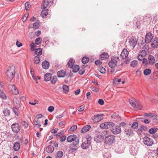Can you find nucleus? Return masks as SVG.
I'll return each instance as SVG.
<instances>
[{
  "instance_id": "f257e3e1",
  "label": "nucleus",
  "mask_w": 158,
  "mask_h": 158,
  "mask_svg": "<svg viewBox=\"0 0 158 158\" xmlns=\"http://www.w3.org/2000/svg\"><path fill=\"white\" fill-rule=\"evenodd\" d=\"M7 79L10 81L13 79L15 74V67L14 66H10L9 69L6 72Z\"/></svg>"
},
{
  "instance_id": "f03ea898",
  "label": "nucleus",
  "mask_w": 158,
  "mask_h": 158,
  "mask_svg": "<svg viewBox=\"0 0 158 158\" xmlns=\"http://www.w3.org/2000/svg\"><path fill=\"white\" fill-rule=\"evenodd\" d=\"M115 136L114 135H110L106 137L105 139V143L108 145H111L115 141Z\"/></svg>"
},
{
  "instance_id": "7ed1b4c3",
  "label": "nucleus",
  "mask_w": 158,
  "mask_h": 158,
  "mask_svg": "<svg viewBox=\"0 0 158 158\" xmlns=\"http://www.w3.org/2000/svg\"><path fill=\"white\" fill-rule=\"evenodd\" d=\"M8 88L13 94L17 95L19 94V92L18 89L14 85H9L8 86Z\"/></svg>"
},
{
  "instance_id": "20e7f679",
  "label": "nucleus",
  "mask_w": 158,
  "mask_h": 158,
  "mask_svg": "<svg viewBox=\"0 0 158 158\" xmlns=\"http://www.w3.org/2000/svg\"><path fill=\"white\" fill-rule=\"evenodd\" d=\"M137 40L136 38L133 36L129 39L128 43L130 46L132 47L133 48H134L136 45H137Z\"/></svg>"
},
{
  "instance_id": "39448f33",
  "label": "nucleus",
  "mask_w": 158,
  "mask_h": 158,
  "mask_svg": "<svg viewBox=\"0 0 158 158\" xmlns=\"http://www.w3.org/2000/svg\"><path fill=\"white\" fill-rule=\"evenodd\" d=\"M143 142L144 144L148 146H152L153 143V140L147 137H145L143 139Z\"/></svg>"
},
{
  "instance_id": "423d86ee",
  "label": "nucleus",
  "mask_w": 158,
  "mask_h": 158,
  "mask_svg": "<svg viewBox=\"0 0 158 158\" xmlns=\"http://www.w3.org/2000/svg\"><path fill=\"white\" fill-rule=\"evenodd\" d=\"M11 128L13 131L15 133H18L20 130V128L19 124L17 123H15L12 124Z\"/></svg>"
},
{
  "instance_id": "0eeeda50",
  "label": "nucleus",
  "mask_w": 158,
  "mask_h": 158,
  "mask_svg": "<svg viewBox=\"0 0 158 158\" xmlns=\"http://www.w3.org/2000/svg\"><path fill=\"white\" fill-rule=\"evenodd\" d=\"M153 38V36L151 32L147 33L145 35V41L147 44L150 43Z\"/></svg>"
},
{
  "instance_id": "6e6552de",
  "label": "nucleus",
  "mask_w": 158,
  "mask_h": 158,
  "mask_svg": "<svg viewBox=\"0 0 158 158\" xmlns=\"http://www.w3.org/2000/svg\"><path fill=\"white\" fill-rule=\"evenodd\" d=\"M103 114H98L94 116L92 118L94 121L98 122L103 119Z\"/></svg>"
},
{
  "instance_id": "1a4fd4ad",
  "label": "nucleus",
  "mask_w": 158,
  "mask_h": 158,
  "mask_svg": "<svg viewBox=\"0 0 158 158\" xmlns=\"http://www.w3.org/2000/svg\"><path fill=\"white\" fill-rule=\"evenodd\" d=\"M111 131L113 134L117 135L121 132V130L119 126L116 125L112 128Z\"/></svg>"
},
{
  "instance_id": "9d476101",
  "label": "nucleus",
  "mask_w": 158,
  "mask_h": 158,
  "mask_svg": "<svg viewBox=\"0 0 158 158\" xmlns=\"http://www.w3.org/2000/svg\"><path fill=\"white\" fill-rule=\"evenodd\" d=\"M124 132L126 135L128 137L132 136L134 134L133 130L129 128H125Z\"/></svg>"
},
{
  "instance_id": "9b49d317",
  "label": "nucleus",
  "mask_w": 158,
  "mask_h": 158,
  "mask_svg": "<svg viewBox=\"0 0 158 158\" xmlns=\"http://www.w3.org/2000/svg\"><path fill=\"white\" fill-rule=\"evenodd\" d=\"M129 52L125 48L123 49L120 54L121 58L123 59L126 58L128 56Z\"/></svg>"
},
{
  "instance_id": "f8f14e48",
  "label": "nucleus",
  "mask_w": 158,
  "mask_h": 158,
  "mask_svg": "<svg viewBox=\"0 0 158 158\" xmlns=\"http://www.w3.org/2000/svg\"><path fill=\"white\" fill-rule=\"evenodd\" d=\"M91 145V142L85 141L82 144L81 147L83 149H86L89 148Z\"/></svg>"
},
{
  "instance_id": "ddd939ff",
  "label": "nucleus",
  "mask_w": 158,
  "mask_h": 158,
  "mask_svg": "<svg viewBox=\"0 0 158 158\" xmlns=\"http://www.w3.org/2000/svg\"><path fill=\"white\" fill-rule=\"evenodd\" d=\"M117 62V60H116V59H113L112 58L111 60L109 62L108 64L110 67L111 68H113L115 67Z\"/></svg>"
},
{
  "instance_id": "4468645a",
  "label": "nucleus",
  "mask_w": 158,
  "mask_h": 158,
  "mask_svg": "<svg viewBox=\"0 0 158 158\" xmlns=\"http://www.w3.org/2000/svg\"><path fill=\"white\" fill-rule=\"evenodd\" d=\"M153 40V41L151 44V46L154 48H157L158 47V38L156 37Z\"/></svg>"
},
{
  "instance_id": "2eb2a0df",
  "label": "nucleus",
  "mask_w": 158,
  "mask_h": 158,
  "mask_svg": "<svg viewBox=\"0 0 158 158\" xmlns=\"http://www.w3.org/2000/svg\"><path fill=\"white\" fill-rule=\"evenodd\" d=\"M42 65L43 68L45 69H48L49 67V62L46 60H45L42 62Z\"/></svg>"
},
{
  "instance_id": "dca6fc26",
  "label": "nucleus",
  "mask_w": 158,
  "mask_h": 158,
  "mask_svg": "<svg viewBox=\"0 0 158 158\" xmlns=\"http://www.w3.org/2000/svg\"><path fill=\"white\" fill-rule=\"evenodd\" d=\"M91 127L90 125H86L81 129V131L82 133H85L88 131Z\"/></svg>"
},
{
  "instance_id": "f3484780",
  "label": "nucleus",
  "mask_w": 158,
  "mask_h": 158,
  "mask_svg": "<svg viewBox=\"0 0 158 158\" xmlns=\"http://www.w3.org/2000/svg\"><path fill=\"white\" fill-rule=\"evenodd\" d=\"M77 136L75 135H69L67 138V141L69 142H71L74 141V139H76Z\"/></svg>"
},
{
  "instance_id": "a211bd4d",
  "label": "nucleus",
  "mask_w": 158,
  "mask_h": 158,
  "mask_svg": "<svg viewBox=\"0 0 158 158\" xmlns=\"http://www.w3.org/2000/svg\"><path fill=\"white\" fill-rule=\"evenodd\" d=\"M103 136L100 135H98L94 137V140L97 143H100L102 141Z\"/></svg>"
},
{
  "instance_id": "6ab92c4d",
  "label": "nucleus",
  "mask_w": 158,
  "mask_h": 158,
  "mask_svg": "<svg viewBox=\"0 0 158 158\" xmlns=\"http://www.w3.org/2000/svg\"><path fill=\"white\" fill-rule=\"evenodd\" d=\"M148 60L149 64L151 65H152L155 62V59L154 57L152 55L149 56Z\"/></svg>"
},
{
  "instance_id": "aec40b11",
  "label": "nucleus",
  "mask_w": 158,
  "mask_h": 158,
  "mask_svg": "<svg viewBox=\"0 0 158 158\" xmlns=\"http://www.w3.org/2000/svg\"><path fill=\"white\" fill-rule=\"evenodd\" d=\"M108 58L109 55L108 53L106 52H103L100 56V59L102 60L107 59Z\"/></svg>"
},
{
  "instance_id": "412c9836",
  "label": "nucleus",
  "mask_w": 158,
  "mask_h": 158,
  "mask_svg": "<svg viewBox=\"0 0 158 158\" xmlns=\"http://www.w3.org/2000/svg\"><path fill=\"white\" fill-rule=\"evenodd\" d=\"M48 9H44V10L41 12V15L43 18L46 17V16L48 15Z\"/></svg>"
},
{
  "instance_id": "4be33fe9",
  "label": "nucleus",
  "mask_w": 158,
  "mask_h": 158,
  "mask_svg": "<svg viewBox=\"0 0 158 158\" xmlns=\"http://www.w3.org/2000/svg\"><path fill=\"white\" fill-rule=\"evenodd\" d=\"M52 74L49 73H47L44 75V81H48L51 79Z\"/></svg>"
},
{
  "instance_id": "5701e85b",
  "label": "nucleus",
  "mask_w": 158,
  "mask_h": 158,
  "mask_svg": "<svg viewBox=\"0 0 158 158\" xmlns=\"http://www.w3.org/2000/svg\"><path fill=\"white\" fill-rule=\"evenodd\" d=\"M65 75V72L62 70H60L57 73V75L59 77H63Z\"/></svg>"
},
{
  "instance_id": "b1692460",
  "label": "nucleus",
  "mask_w": 158,
  "mask_h": 158,
  "mask_svg": "<svg viewBox=\"0 0 158 158\" xmlns=\"http://www.w3.org/2000/svg\"><path fill=\"white\" fill-rule=\"evenodd\" d=\"M143 115L145 117L151 116L154 117L155 119H156L157 117V115L154 113H150L149 114L144 113L143 114Z\"/></svg>"
},
{
  "instance_id": "393cba45",
  "label": "nucleus",
  "mask_w": 158,
  "mask_h": 158,
  "mask_svg": "<svg viewBox=\"0 0 158 158\" xmlns=\"http://www.w3.org/2000/svg\"><path fill=\"white\" fill-rule=\"evenodd\" d=\"M13 149L15 151H18L20 148V145L19 142H15L13 147Z\"/></svg>"
},
{
  "instance_id": "a878e982",
  "label": "nucleus",
  "mask_w": 158,
  "mask_h": 158,
  "mask_svg": "<svg viewBox=\"0 0 158 158\" xmlns=\"http://www.w3.org/2000/svg\"><path fill=\"white\" fill-rule=\"evenodd\" d=\"M72 68L73 72L75 73L77 72L80 69V67L78 65H74Z\"/></svg>"
},
{
  "instance_id": "bb28decb",
  "label": "nucleus",
  "mask_w": 158,
  "mask_h": 158,
  "mask_svg": "<svg viewBox=\"0 0 158 158\" xmlns=\"http://www.w3.org/2000/svg\"><path fill=\"white\" fill-rule=\"evenodd\" d=\"M40 22L39 20H37L35 23L33 25L32 28L34 29H35L38 28L40 25Z\"/></svg>"
},
{
  "instance_id": "cd10ccee",
  "label": "nucleus",
  "mask_w": 158,
  "mask_h": 158,
  "mask_svg": "<svg viewBox=\"0 0 158 158\" xmlns=\"http://www.w3.org/2000/svg\"><path fill=\"white\" fill-rule=\"evenodd\" d=\"M46 151L48 153H51L54 151V148L52 145L48 146L46 148Z\"/></svg>"
},
{
  "instance_id": "c85d7f7f",
  "label": "nucleus",
  "mask_w": 158,
  "mask_h": 158,
  "mask_svg": "<svg viewBox=\"0 0 158 158\" xmlns=\"http://www.w3.org/2000/svg\"><path fill=\"white\" fill-rule=\"evenodd\" d=\"M135 102L136 100L133 98H132L129 99V102L134 108V106H135L136 105Z\"/></svg>"
},
{
  "instance_id": "c756f323",
  "label": "nucleus",
  "mask_w": 158,
  "mask_h": 158,
  "mask_svg": "<svg viewBox=\"0 0 158 158\" xmlns=\"http://www.w3.org/2000/svg\"><path fill=\"white\" fill-rule=\"evenodd\" d=\"M35 53L37 56H39L42 54V49L41 48H39L35 50Z\"/></svg>"
},
{
  "instance_id": "7c9ffc66",
  "label": "nucleus",
  "mask_w": 158,
  "mask_h": 158,
  "mask_svg": "<svg viewBox=\"0 0 158 158\" xmlns=\"http://www.w3.org/2000/svg\"><path fill=\"white\" fill-rule=\"evenodd\" d=\"M75 60L73 59H70L69 61L68 62V67L70 68L73 67V66L74 65Z\"/></svg>"
},
{
  "instance_id": "2f4dec72",
  "label": "nucleus",
  "mask_w": 158,
  "mask_h": 158,
  "mask_svg": "<svg viewBox=\"0 0 158 158\" xmlns=\"http://www.w3.org/2000/svg\"><path fill=\"white\" fill-rule=\"evenodd\" d=\"M63 152L62 151H58L56 153V157L57 158H61L63 156Z\"/></svg>"
},
{
  "instance_id": "473e14b6",
  "label": "nucleus",
  "mask_w": 158,
  "mask_h": 158,
  "mask_svg": "<svg viewBox=\"0 0 158 158\" xmlns=\"http://www.w3.org/2000/svg\"><path fill=\"white\" fill-rule=\"evenodd\" d=\"M52 84H54L57 80V77L56 76H51V79L50 80Z\"/></svg>"
},
{
  "instance_id": "72a5a7b5",
  "label": "nucleus",
  "mask_w": 158,
  "mask_h": 158,
  "mask_svg": "<svg viewBox=\"0 0 158 158\" xmlns=\"http://www.w3.org/2000/svg\"><path fill=\"white\" fill-rule=\"evenodd\" d=\"M3 113L5 116H9L10 115V110L7 108L4 109L3 111Z\"/></svg>"
},
{
  "instance_id": "f704fd0d",
  "label": "nucleus",
  "mask_w": 158,
  "mask_h": 158,
  "mask_svg": "<svg viewBox=\"0 0 158 158\" xmlns=\"http://www.w3.org/2000/svg\"><path fill=\"white\" fill-rule=\"evenodd\" d=\"M156 155L153 152H149L148 155L146 156V157L148 158H156Z\"/></svg>"
},
{
  "instance_id": "c9c22d12",
  "label": "nucleus",
  "mask_w": 158,
  "mask_h": 158,
  "mask_svg": "<svg viewBox=\"0 0 158 158\" xmlns=\"http://www.w3.org/2000/svg\"><path fill=\"white\" fill-rule=\"evenodd\" d=\"M108 128H113L115 126V124L112 122H107Z\"/></svg>"
},
{
  "instance_id": "e433bc0d",
  "label": "nucleus",
  "mask_w": 158,
  "mask_h": 158,
  "mask_svg": "<svg viewBox=\"0 0 158 158\" xmlns=\"http://www.w3.org/2000/svg\"><path fill=\"white\" fill-rule=\"evenodd\" d=\"M158 129L156 127H153L150 129L148 131L151 134H153L156 132Z\"/></svg>"
},
{
  "instance_id": "4c0bfd02",
  "label": "nucleus",
  "mask_w": 158,
  "mask_h": 158,
  "mask_svg": "<svg viewBox=\"0 0 158 158\" xmlns=\"http://www.w3.org/2000/svg\"><path fill=\"white\" fill-rule=\"evenodd\" d=\"M151 70L150 69H145L143 71V74L145 76L149 75L151 73Z\"/></svg>"
},
{
  "instance_id": "58836bf2",
  "label": "nucleus",
  "mask_w": 158,
  "mask_h": 158,
  "mask_svg": "<svg viewBox=\"0 0 158 158\" xmlns=\"http://www.w3.org/2000/svg\"><path fill=\"white\" fill-rule=\"evenodd\" d=\"M138 64V61L136 60H134L132 61L130 64V66L131 67L135 68L136 67Z\"/></svg>"
},
{
  "instance_id": "ea45409f",
  "label": "nucleus",
  "mask_w": 158,
  "mask_h": 158,
  "mask_svg": "<svg viewBox=\"0 0 158 158\" xmlns=\"http://www.w3.org/2000/svg\"><path fill=\"white\" fill-rule=\"evenodd\" d=\"M13 111L15 114L17 116L19 115L20 112L17 108H16V106H14L13 108Z\"/></svg>"
},
{
  "instance_id": "a19ab883",
  "label": "nucleus",
  "mask_w": 158,
  "mask_h": 158,
  "mask_svg": "<svg viewBox=\"0 0 158 158\" xmlns=\"http://www.w3.org/2000/svg\"><path fill=\"white\" fill-rule=\"evenodd\" d=\"M134 107L139 110H141L143 108V106L139 102H138L136 103V105Z\"/></svg>"
},
{
  "instance_id": "79ce46f5",
  "label": "nucleus",
  "mask_w": 158,
  "mask_h": 158,
  "mask_svg": "<svg viewBox=\"0 0 158 158\" xmlns=\"http://www.w3.org/2000/svg\"><path fill=\"white\" fill-rule=\"evenodd\" d=\"M0 97L2 98L3 99H6V97L3 92V91L0 89Z\"/></svg>"
},
{
  "instance_id": "37998d69",
  "label": "nucleus",
  "mask_w": 158,
  "mask_h": 158,
  "mask_svg": "<svg viewBox=\"0 0 158 158\" xmlns=\"http://www.w3.org/2000/svg\"><path fill=\"white\" fill-rule=\"evenodd\" d=\"M34 63L35 64H39L40 61L39 56H36L34 58Z\"/></svg>"
},
{
  "instance_id": "c03bdc74",
  "label": "nucleus",
  "mask_w": 158,
  "mask_h": 158,
  "mask_svg": "<svg viewBox=\"0 0 158 158\" xmlns=\"http://www.w3.org/2000/svg\"><path fill=\"white\" fill-rule=\"evenodd\" d=\"M98 70L102 74H104L106 73V70L105 68L100 66L98 68Z\"/></svg>"
},
{
  "instance_id": "a18cd8bd",
  "label": "nucleus",
  "mask_w": 158,
  "mask_h": 158,
  "mask_svg": "<svg viewBox=\"0 0 158 158\" xmlns=\"http://www.w3.org/2000/svg\"><path fill=\"white\" fill-rule=\"evenodd\" d=\"M100 127L102 129H107V123L105 122L101 123L100 125Z\"/></svg>"
},
{
  "instance_id": "49530a36",
  "label": "nucleus",
  "mask_w": 158,
  "mask_h": 158,
  "mask_svg": "<svg viewBox=\"0 0 158 158\" xmlns=\"http://www.w3.org/2000/svg\"><path fill=\"white\" fill-rule=\"evenodd\" d=\"M42 41L40 37L36 38L35 40V44L37 45L40 44Z\"/></svg>"
},
{
  "instance_id": "de8ad7c7",
  "label": "nucleus",
  "mask_w": 158,
  "mask_h": 158,
  "mask_svg": "<svg viewBox=\"0 0 158 158\" xmlns=\"http://www.w3.org/2000/svg\"><path fill=\"white\" fill-rule=\"evenodd\" d=\"M89 61V58L86 56L83 57L82 59V62L84 64H86Z\"/></svg>"
},
{
  "instance_id": "09e8293b",
  "label": "nucleus",
  "mask_w": 158,
  "mask_h": 158,
  "mask_svg": "<svg viewBox=\"0 0 158 158\" xmlns=\"http://www.w3.org/2000/svg\"><path fill=\"white\" fill-rule=\"evenodd\" d=\"M34 125L36 126L37 128H39L41 126L40 121L39 120L35 121L34 123Z\"/></svg>"
},
{
  "instance_id": "8fccbe9b",
  "label": "nucleus",
  "mask_w": 158,
  "mask_h": 158,
  "mask_svg": "<svg viewBox=\"0 0 158 158\" xmlns=\"http://www.w3.org/2000/svg\"><path fill=\"white\" fill-rule=\"evenodd\" d=\"M63 89L64 92L65 93H66L69 91V87L66 85H63Z\"/></svg>"
},
{
  "instance_id": "3c124183",
  "label": "nucleus",
  "mask_w": 158,
  "mask_h": 158,
  "mask_svg": "<svg viewBox=\"0 0 158 158\" xmlns=\"http://www.w3.org/2000/svg\"><path fill=\"white\" fill-rule=\"evenodd\" d=\"M103 156L104 158H110L111 154L109 152L105 153L103 154Z\"/></svg>"
},
{
  "instance_id": "603ef678",
  "label": "nucleus",
  "mask_w": 158,
  "mask_h": 158,
  "mask_svg": "<svg viewBox=\"0 0 158 158\" xmlns=\"http://www.w3.org/2000/svg\"><path fill=\"white\" fill-rule=\"evenodd\" d=\"M29 15V13L28 12H27L24 15V16L22 17V21L23 22H25L26 21L27 18L28 16Z\"/></svg>"
},
{
  "instance_id": "864d4df0",
  "label": "nucleus",
  "mask_w": 158,
  "mask_h": 158,
  "mask_svg": "<svg viewBox=\"0 0 158 158\" xmlns=\"http://www.w3.org/2000/svg\"><path fill=\"white\" fill-rule=\"evenodd\" d=\"M138 126V123L137 122H134L131 125V127L133 129L137 128Z\"/></svg>"
},
{
  "instance_id": "5fc2aeb1",
  "label": "nucleus",
  "mask_w": 158,
  "mask_h": 158,
  "mask_svg": "<svg viewBox=\"0 0 158 158\" xmlns=\"http://www.w3.org/2000/svg\"><path fill=\"white\" fill-rule=\"evenodd\" d=\"M21 124L24 127V128H27L28 126V123L25 121H22Z\"/></svg>"
},
{
  "instance_id": "6e6d98bb",
  "label": "nucleus",
  "mask_w": 158,
  "mask_h": 158,
  "mask_svg": "<svg viewBox=\"0 0 158 158\" xmlns=\"http://www.w3.org/2000/svg\"><path fill=\"white\" fill-rule=\"evenodd\" d=\"M121 81V79H118L117 78H115L113 80V84H118L117 82H120Z\"/></svg>"
},
{
  "instance_id": "4d7b16f0",
  "label": "nucleus",
  "mask_w": 158,
  "mask_h": 158,
  "mask_svg": "<svg viewBox=\"0 0 158 158\" xmlns=\"http://www.w3.org/2000/svg\"><path fill=\"white\" fill-rule=\"evenodd\" d=\"M74 141H73V146L75 147L79 143V139L78 138H76V139H74Z\"/></svg>"
},
{
  "instance_id": "13d9d810",
  "label": "nucleus",
  "mask_w": 158,
  "mask_h": 158,
  "mask_svg": "<svg viewBox=\"0 0 158 158\" xmlns=\"http://www.w3.org/2000/svg\"><path fill=\"white\" fill-rule=\"evenodd\" d=\"M30 46L31 47V51H33L36 49L35 48L36 47V46L35 43H32L30 45Z\"/></svg>"
},
{
  "instance_id": "bf43d9fd",
  "label": "nucleus",
  "mask_w": 158,
  "mask_h": 158,
  "mask_svg": "<svg viewBox=\"0 0 158 158\" xmlns=\"http://www.w3.org/2000/svg\"><path fill=\"white\" fill-rule=\"evenodd\" d=\"M25 5L26 10L27 11L29 10L30 7L29 6L30 5V2L28 1L26 2L25 3Z\"/></svg>"
},
{
  "instance_id": "052dcab7",
  "label": "nucleus",
  "mask_w": 158,
  "mask_h": 158,
  "mask_svg": "<svg viewBox=\"0 0 158 158\" xmlns=\"http://www.w3.org/2000/svg\"><path fill=\"white\" fill-rule=\"evenodd\" d=\"M77 128V127L76 125H74L72 126L69 129L70 131H74L76 130Z\"/></svg>"
},
{
  "instance_id": "680f3d73",
  "label": "nucleus",
  "mask_w": 158,
  "mask_h": 158,
  "mask_svg": "<svg viewBox=\"0 0 158 158\" xmlns=\"http://www.w3.org/2000/svg\"><path fill=\"white\" fill-rule=\"evenodd\" d=\"M86 139H87V140L86 141L87 142H91V141L92 139L91 136L89 135H87L85 137Z\"/></svg>"
},
{
  "instance_id": "e2e57ef3",
  "label": "nucleus",
  "mask_w": 158,
  "mask_h": 158,
  "mask_svg": "<svg viewBox=\"0 0 158 158\" xmlns=\"http://www.w3.org/2000/svg\"><path fill=\"white\" fill-rule=\"evenodd\" d=\"M85 70L84 68H81V69L79 71V73L81 75H83L85 72Z\"/></svg>"
},
{
  "instance_id": "0e129e2a",
  "label": "nucleus",
  "mask_w": 158,
  "mask_h": 158,
  "mask_svg": "<svg viewBox=\"0 0 158 158\" xmlns=\"http://www.w3.org/2000/svg\"><path fill=\"white\" fill-rule=\"evenodd\" d=\"M102 62H101V61L100 60H96L95 62V64L96 65H97L98 66L102 64Z\"/></svg>"
},
{
  "instance_id": "69168bd1",
  "label": "nucleus",
  "mask_w": 158,
  "mask_h": 158,
  "mask_svg": "<svg viewBox=\"0 0 158 158\" xmlns=\"http://www.w3.org/2000/svg\"><path fill=\"white\" fill-rule=\"evenodd\" d=\"M77 149V148H71L69 150V152L70 153H73Z\"/></svg>"
},
{
  "instance_id": "338daca9",
  "label": "nucleus",
  "mask_w": 158,
  "mask_h": 158,
  "mask_svg": "<svg viewBox=\"0 0 158 158\" xmlns=\"http://www.w3.org/2000/svg\"><path fill=\"white\" fill-rule=\"evenodd\" d=\"M85 106L83 105L81 106L78 109V110L80 111L81 112L85 108Z\"/></svg>"
},
{
  "instance_id": "774afa93",
  "label": "nucleus",
  "mask_w": 158,
  "mask_h": 158,
  "mask_svg": "<svg viewBox=\"0 0 158 158\" xmlns=\"http://www.w3.org/2000/svg\"><path fill=\"white\" fill-rule=\"evenodd\" d=\"M48 6V4H47L45 2H44L43 5H42L41 6V8L42 9H45Z\"/></svg>"
}]
</instances>
